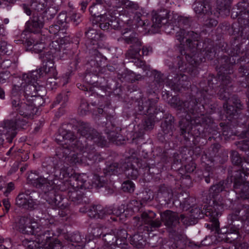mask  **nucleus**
Returning a JSON list of instances; mask_svg holds the SVG:
<instances>
[{
  "instance_id": "49",
  "label": "nucleus",
  "mask_w": 249,
  "mask_h": 249,
  "mask_svg": "<svg viewBox=\"0 0 249 249\" xmlns=\"http://www.w3.org/2000/svg\"><path fill=\"white\" fill-rule=\"evenodd\" d=\"M122 187L124 192L131 193L134 191L135 185L131 181L126 180L123 183Z\"/></svg>"
},
{
  "instance_id": "17",
  "label": "nucleus",
  "mask_w": 249,
  "mask_h": 249,
  "mask_svg": "<svg viewBox=\"0 0 249 249\" xmlns=\"http://www.w3.org/2000/svg\"><path fill=\"white\" fill-rule=\"evenodd\" d=\"M139 167V160L134 156L126 158L122 166L128 178L132 179L138 178L139 174L138 168Z\"/></svg>"
},
{
  "instance_id": "15",
  "label": "nucleus",
  "mask_w": 249,
  "mask_h": 249,
  "mask_svg": "<svg viewBox=\"0 0 249 249\" xmlns=\"http://www.w3.org/2000/svg\"><path fill=\"white\" fill-rule=\"evenodd\" d=\"M136 33H133L128 37H125L124 40L127 44H131L130 48L125 53V57L128 59L135 60L140 57V51L142 42Z\"/></svg>"
},
{
  "instance_id": "21",
  "label": "nucleus",
  "mask_w": 249,
  "mask_h": 249,
  "mask_svg": "<svg viewBox=\"0 0 249 249\" xmlns=\"http://www.w3.org/2000/svg\"><path fill=\"white\" fill-rule=\"evenodd\" d=\"M33 224L36 223L31 217L23 216L19 218L17 226L19 231L23 234H36L37 231L35 229V226Z\"/></svg>"
},
{
  "instance_id": "57",
  "label": "nucleus",
  "mask_w": 249,
  "mask_h": 249,
  "mask_svg": "<svg viewBox=\"0 0 249 249\" xmlns=\"http://www.w3.org/2000/svg\"><path fill=\"white\" fill-rule=\"evenodd\" d=\"M83 239L79 233H74L70 237L71 242L75 243H80L82 242Z\"/></svg>"
},
{
  "instance_id": "38",
  "label": "nucleus",
  "mask_w": 249,
  "mask_h": 249,
  "mask_svg": "<svg viewBox=\"0 0 249 249\" xmlns=\"http://www.w3.org/2000/svg\"><path fill=\"white\" fill-rule=\"evenodd\" d=\"M231 0H217V9L218 10L219 13L222 11H225V13H230Z\"/></svg>"
},
{
  "instance_id": "45",
  "label": "nucleus",
  "mask_w": 249,
  "mask_h": 249,
  "mask_svg": "<svg viewBox=\"0 0 249 249\" xmlns=\"http://www.w3.org/2000/svg\"><path fill=\"white\" fill-rule=\"evenodd\" d=\"M142 235L140 233H136L131 237L130 243L137 248H140L142 245Z\"/></svg>"
},
{
  "instance_id": "34",
  "label": "nucleus",
  "mask_w": 249,
  "mask_h": 249,
  "mask_svg": "<svg viewBox=\"0 0 249 249\" xmlns=\"http://www.w3.org/2000/svg\"><path fill=\"white\" fill-rule=\"evenodd\" d=\"M174 18L175 21L172 23L173 26L172 29H171V30H175V26H176L179 29H183L190 25V19L186 17L175 15L174 16Z\"/></svg>"
},
{
  "instance_id": "30",
  "label": "nucleus",
  "mask_w": 249,
  "mask_h": 249,
  "mask_svg": "<svg viewBox=\"0 0 249 249\" xmlns=\"http://www.w3.org/2000/svg\"><path fill=\"white\" fill-rule=\"evenodd\" d=\"M194 9L196 14H212V8L207 0L202 2H196L194 4Z\"/></svg>"
},
{
  "instance_id": "44",
  "label": "nucleus",
  "mask_w": 249,
  "mask_h": 249,
  "mask_svg": "<svg viewBox=\"0 0 249 249\" xmlns=\"http://www.w3.org/2000/svg\"><path fill=\"white\" fill-rule=\"evenodd\" d=\"M112 249H126L127 243L126 239H123L116 237Z\"/></svg>"
},
{
  "instance_id": "6",
  "label": "nucleus",
  "mask_w": 249,
  "mask_h": 249,
  "mask_svg": "<svg viewBox=\"0 0 249 249\" xmlns=\"http://www.w3.org/2000/svg\"><path fill=\"white\" fill-rule=\"evenodd\" d=\"M228 188L226 182L222 180L218 183L212 185L209 189L210 197L213 199V205L206 207L204 206L202 213L206 215L220 216L221 215L226 205V200L222 196L220 193L224 191L227 192Z\"/></svg>"
},
{
  "instance_id": "59",
  "label": "nucleus",
  "mask_w": 249,
  "mask_h": 249,
  "mask_svg": "<svg viewBox=\"0 0 249 249\" xmlns=\"http://www.w3.org/2000/svg\"><path fill=\"white\" fill-rule=\"evenodd\" d=\"M68 100V97L66 93H61L58 95L56 98L55 101L54 102V104H58L62 101L64 103L66 102Z\"/></svg>"
},
{
  "instance_id": "19",
  "label": "nucleus",
  "mask_w": 249,
  "mask_h": 249,
  "mask_svg": "<svg viewBox=\"0 0 249 249\" xmlns=\"http://www.w3.org/2000/svg\"><path fill=\"white\" fill-rule=\"evenodd\" d=\"M168 15V13L166 10L153 13L152 27L156 30H158L162 26L164 27L165 30H167V28L172 29L173 25L171 23L166 24Z\"/></svg>"
},
{
  "instance_id": "18",
  "label": "nucleus",
  "mask_w": 249,
  "mask_h": 249,
  "mask_svg": "<svg viewBox=\"0 0 249 249\" xmlns=\"http://www.w3.org/2000/svg\"><path fill=\"white\" fill-rule=\"evenodd\" d=\"M209 217L210 221L212 222L211 224H207V227L213 232L215 237V241L218 242H224L227 243V236L228 231L225 229H219V223L218 220L219 216L206 215Z\"/></svg>"
},
{
  "instance_id": "62",
  "label": "nucleus",
  "mask_w": 249,
  "mask_h": 249,
  "mask_svg": "<svg viewBox=\"0 0 249 249\" xmlns=\"http://www.w3.org/2000/svg\"><path fill=\"white\" fill-rule=\"evenodd\" d=\"M148 225L150 226L151 231H153V229H155L160 227L161 225V222L160 220L156 219L153 220V219L150 222Z\"/></svg>"
},
{
  "instance_id": "48",
  "label": "nucleus",
  "mask_w": 249,
  "mask_h": 249,
  "mask_svg": "<svg viewBox=\"0 0 249 249\" xmlns=\"http://www.w3.org/2000/svg\"><path fill=\"white\" fill-rule=\"evenodd\" d=\"M12 47L8 44L6 42L1 41L0 42V52L4 54L10 55L12 51Z\"/></svg>"
},
{
  "instance_id": "40",
  "label": "nucleus",
  "mask_w": 249,
  "mask_h": 249,
  "mask_svg": "<svg viewBox=\"0 0 249 249\" xmlns=\"http://www.w3.org/2000/svg\"><path fill=\"white\" fill-rule=\"evenodd\" d=\"M115 234L112 233H106L103 235L102 239L104 241L105 246L107 247H110V249L113 248V245L114 243V240L116 239Z\"/></svg>"
},
{
  "instance_id": "27",
  "label": "nucleus",
  "mask_w": 249,
  "mask_h": 249,
  "mask_svg": "<svg viewBox=\"0 0 249 249\" xmlns=\"http://www.w3.org/2000/svg\"><path fill=\"white\" fill-rule=\"evenodd\" d=\"M157 102V99H148L142 102V105H139V109L144 114H154L156 113Z\"/></svg>"
},
{
  "instance_id": "63",
  "label": "nucleus",
  "mask_w": 249,
  "mask_h": 249,
  "mask_svg": "<svg viewBox=\"0 0 249 249\" xmlns=\"http://www.w3.org/2000/svg\"><path fill=\"white\" fill-rule=\"evenodd\" d=\"M133 62H134L135 65L138 67L142 68L143 69L146 68L145 61L141 60L139 57L133 60Z\"/></svg>"
},
{
  "instance_id": "56",
  "label": "nucleus",
  "mask_w": 249,
  "mask_h": 249,
  "mask_svg": "<svg viewBox=\"0 0 249 249\" xmlns=\"http://www.w3.org/2000/svg\"><path fill=\"white\" fill-rule=\"evenodd\" d=\"M101 9V8L98 7L97 5L92 4L89 9V12L92 16L94 17L95 18L99 17L100 13L98 11V10Z\"/></svg>"
},
{
  "instance_id": "5",
  "label": "nucleus",
  "mask_w": 249,
  "mask_h": 249,
  "mask_svg": "<svg viewBox=\"0 0 249 249\" xmlns=\"http://www.w3.org/2000/svg\"><path fill=\"white\" fill-rule=\"evenodd\" d=\"M240 53V46L236 45L233 51L231 52V57L225 56L221 60V63L224 60L225 63L222 64L219 68L218 72V79L221 80L220 89L217 93L219 98L224 100L226 102L223 104V107L228 115L234 116L237 113V109L233 106L228 105V100L230 99L231 88L232 87L231 77L230 75L233 72V63H235L234 56L239 55Z\"/></svg>"
},
{
  "instance_id": "20",
  "label": "nucleus",
  "mask_w": 249,
  "mask_h": 249,
  "mask_svg": "<svg viewBox=\"0 0 249 249\" xmlns=\"http://www.w3.org/2000/svg\"><path fill=\"white\" fill-rule=\"evenodd\" d=\"M160 218L164 225L168 228L173 230L179 224L178 214L171 210H166L160 213Z\"/></svg>"
},
{
  "instance_id": "10",
  "label": "nucleus",
  "mask_w": 249,
  "mask_h": 249,
  "mask_svg": "<svg viewBox=\"0 0 249 249\" xmlns=\"http://www.w3.org/2000/svg\"><path fill=\"white\" fill-rule=\"evenodd\" d=\"M42 166L48 173H53L50 175L52 179L54 177L55 179H63L72 174V169L64 164L62 160L57 158H46L42 162Z\"/></svg>"
},
{
  "instance_id": "29",
  "label": "nucleus",
  "mask_w": 249,
  "mask_h": 249,
  "mask_svg": "<svg viewBox=\"0 0 249 249\" xmlns=\"http://www.w3.org/2000/svg\"><path fill=\"white\" fill-rule=\"evenodd\" d=\"M156 214L152 211H145L141 214V216H135L134 220L137 222L136 225H141L143 223L148 224L156 217Z\"/></svg>"
},
{
  "instance_id": "1",
  "label": "nucleus",
  "mask_w": 249,
  "mask_h": 249,
  "mask_svg": "<svg viewBox=\"0 0 249 249\" xmlns=\"http://www.w3.org/2000/svg\"><path fill=\"white\" fill-rule=\"evenodd\" d=\"M215 79L213 75H209L206 79L202 80L199 83L196 96L190 97L189 101H181L175 96L170 100L169 103L178 111V115L181 113L185 114L179 116L182 118L179 121L181 135H184L186 133H192L193 129H196V127L200 125L203 126L202 131L204 133L213 135L209 137V140H211L212 138L215 139L213 136L218 133L214 129L216 125L213 120L209 115L204 114V111H202L200 108L201 106L202 109L205 110L208 107L211 109L209 113L213 112V109L215 107L210 103L216 93L214 83L213 82Z\"/></svg>"
},
{
  "instance_id": "16",
  "label": "nucleus",
  "mask_w": 249,
  "mask_h": 249,
  "mask_svg": "<svg viewBox=\"0 0 249 249\" xmlns=\"http://www.w3.org/2000/svg\"><path fill=\"white\" fill-rule=\"evenodd\" d=\"M234 177L233 189L236 194L243 199L249 198V182L245 181V178L241 176V172H237Z\"/></svg>"
},
{
  "instance_id": "14",
  "label": "nucleus",
  "mask_w": 249,
  "mask_h": 249,
  "mask_svg": "<svg viewBox=\"0 0 249 249\" xmlns=\"http://www.w3.org/2000/svg\"><path fill=\"white\" fill-rule=\"evenodd\" d=\"M78 141L74 133L70 130L60 128L58 130V134L55 138V141L61 145L64 149H69V147L72 148L79 149L74 146V143Z\"/></svg>"
},
{
  "instance_id": "11",
  "label": "nucleus",
  "mask_w": 249,
  "mask_h": 249,
  "mask_svg": "<svg viewBox=\"0 0 249 249\" xmlns=\"http://www.w3.org/2000/svg\"><path fill=\"white\" fill-rule=\"evenodd\" d=\"M94 149V147L87 146H84L83 150L72 148L73 150H78L82 153L73 154L71 155L66 157L64 160H62L64 164L70 166L72 169L71 165L77 164H85L87 162V159L93 162L100 161V155L96 152Z\"/></svg>"
},
{
  "instance_id": "31",
  "label": "nucleus",
  "mask_w": 249,
  "mask_h": 249,
  "mask_svg": "<svg viewBox=\"0 0 249 249\" xmlns=\"http://www.w3.org/2000/svg\"><path fill=\"white\" fill-rule=\"evenodd\" d=\"M174 118L170 115L161 123V127L164 135L172 136L173 134Z\"/></svg>"
},
{
  "instance_id": "22",
  "label": "nucleus",
  "mask_w": 249,
  "mask_h": 249,
  "mask_svg": "<svg viewBox=\"0 0 249 249\" xmlns=\"http://www.w3.org/2000/svg\"><path fill=\"white\" fill-rule=\"evenodd\" d=\"M50 231L47 230L42 234H39L42 239V246L44 249H62L63 246L57 239H53L50 236Z\"/></svg>"
},
{
  "instance_id": "2",
  "label": "nucleus",
  "mask_w": 249,
  "mask_h": 249,
  "mask_svg": "<svg viewBox=\"0 0 249 249\" xmlns=\"http://www.w3.org/2000/svg\"><path fill=\"white\" fill-rule=\"evenodd\" d=\"M176 38L181 45L184 38H186V45L189 49V52L185 53V58L187 63H184L183 56H178L176 61L177 67L180 72H187L191 76H196L198 73L197 67L206 59H212L215 53L213 49L211 46L210 47H205L203 50L200 47L201 42H199L200 36L199 34L193 31L186 32L184 29H179L176 35ZM202 47L205 44L203 42Z\"/></svg>"
},
{
  "instance_id": "7",
  "label": "nucleus",
  "mask_w": 249,
  "mask_h": 249,
  "mask_svg": "<svg viewBox=\"0 0 249 249\" xmlns=\"http://www.w3.org/2000/svg\"><path fill=\"white\" fill-rule=\"evenodd\" d=\"M78 132L82 137L74 144V146H77L81 150H83L84 146L94 147V144L101 147L106 144L105 138L96 130L90 127L89 124L80 123L78 127Z\"/></svg>"
},
{
  "instance_id": "46",
  "label": "nucleus",
  "mask_w": 249,
  "mask_h": 249,
  "mask_svg": "<svg viewBox=\"0 0 249 249\" xmlns=\"http://www.w3.org/2000/svg\"><path fill=\"white\" fill-rule=\"evenodd\" d=\"M102 26L104 28H108V29L110 28L111 29H116L119 27V22L118 19L116 18V17L112 16L110 15V18H109V23L108 24H105V25H103Z\"/></svg>"
},
{
  "instance_id": "4",
  "label": "nucleus",
  "mask_w": 249,
  "mask_h": 249,
  "mask_svg": "<svg viewBox=\"0 0 249 249\" xmlns=\"http://www.w3.org/2000/svg\"><path fill=\"white\" fill-rule=\"evenodd\" d=\"M41 57L43 67L31 72L23 74L20 86H18V91L20 94L23 93L25 100L32 101V99H34V103L36 102V96H41L39 92L44 89L43 86H39L37 83V80L43 76L44 73L52 72L53 75L55 76L53 56L52 53L48 52L43 56L41 55Z\"/></svg>"
},
{
  "instance_id": "60",
  "label": "nucleus",
  "mask_w": 249,
  "mask_h": 249,
  "mask_svg": "<svg viewBox=\"0 0 249 249\" xmlns=\"http://www.w3.org/2000/svg\"><path fill=\"white\" fill-rule=\"evenodd\" d=\"M115 236L118 238H120L123 239H126L127 237V233L126 231L124 229L118 230L116 232Z\"/></svg>"
},
{
  "instance_id": "55",
  "label": "nucleus",
  "mask_w": 249,
  "mask_h": 249,
  "mask_svg": "<svg viewBox=\"0 0 249 249\" xmlns=\"http://www.w3.org/2000/svg\"><path fill=\"white\" fill-rule=\"evenodd\" d=\"M49 32L53 35H60L61 33H63L60 31V27L58 25H53L49 26Z\"/></svg>"
},
{
  "instance_id": "12",
  "label": "nucleus",
  "mask_w": 249,
  "mask_h": 249,
  "mask_svg": "<svg viewBox=\"0 0 249 249\" xmlns=\"http://www.w3.org/2000/svg\"><path fill=\"white\" fill-rule=\"evenodd\" d=\"M39 198L38 192L28 190L18 195L16 198V204L22 209L33 210L39 204Z\"/></svg>"
},
{
  "instance_id": "53",
  "label": "nucleus",
  "mask_w": 249,
  "mask_h": 249,
  "mask_svg": "<svg viewBox=\"0 0 249 249\" xmlns=\"http://www.w3.org/2000/svg\"><path fill=\"white\" fill-rule=\"evenodd\" d=\"M213 174L212 168L211 167H208L205 169V171L203 173V177L205 178V181L209 183L210 182V178Z\"/></svg>"
},
{
  "instance_id": "58",
  "label": "nucleus",
  "mask_w": 249,
  "mask_h": 249,
  "mask_svg": "<svg viewBox=\"0 0 249 249\" xmlns=\"http://www.w3.org/2000/svg\"><path fill=\"white\" fill-rule=\"evenodd\" d=\"M67 16L65 12L60 13L57 16V23L59 24L62 25L64 23L67 22Z\"/></svg>"
},
{
  "instance_id": "43",
  "label": "nucleus",
  "mask_w": 249,
  "mask_h": 249,
  "mask_svg": "<svg viewBox=\"0 0 249 249\" xmlns=\"http://www.w3.org/2000/svg\"><path fill=\"white\" fill-rule=\"evenodd\" d=\"M109 18H110V15L109 14H100L99 17H97L96 21H97L99 24L100 28L103 30H107L108 28H104L102 27L103 25H105V24H108L109 21Z\"/></svg>"
},
{
  "instance_id": "8",
  "label": "nucleus",
  "mask_w": 249,
  "mask_h": 249,
  "mask_svg": "<svg viewBox=\"0 0 249 249\" xmlns=\"http://www.w3.org/2000/svg\"><path fill=\"white\" fill-rule=\"evenodd\" d=\"M122 7L123 10L121 12V15L127 18V20H134L137 22L138 26H148V21L144 19L147 14L144 8L137 2L124 0Z\"/></svg>"
},
{
  "instance_id": "13",
  "label": "nucleus",
  "mask_w": 249,
  "mask_h": 249,
  "mask_svg": "<svg viewBox=\"0 0 249 249\" xmlns=\"http://www.w3.org/2000/svg\"><path fill=\"white\" fill-rule=\"evenodd\" d=\"M70 178V181L72 182L73 186L81 189H90L93 187L101 188L104 186V183L101 181L100 177L97 175H94L92 178V184L88 182V176L86 174H74L72 170V174L71 176L66 178Z\"/></svg>"
},
{
  "instance_id": "51",
  "label": "nucleus",
  "mask_w": 249,
  "mask_h": 249,
  "mask_svg": "<svg viewBox=\"0 0 249 249\" xmlns=\"http://www.w3.org/2000/svg\"><path fill=\"white\" fill-rule=\"evenodd\" d=\"M89 105L85 100L81 101L80 105L79 107V111L82 115H84L89 111Z\"/></svg>"
},
{
  "instance_id": "61",
  "label": "nucleus",
  "mask_w": 249,
  "mask_h": 249,
  "mask_svg": "<svg viewBox=\"0 0 249 249\" xmlns=\"http://www.w3.org/2000/svg\"><path fill=\"white\" fill-rule=\"evenodd\" d=\"M179 217L183 225L189 226L192 224V221L188 216H186L184 214H181Z\"/></svg>"
},
{
  "instance_id": "50",
  "label": "nucleus",
  "mask_w": 249,
  "mask_h": 249,
  "mask_svg": "<svg viewBox=\"0 0 249 249\" xmlns=\"http://www.w3.org/2000/svg\"><path fill=\"white\" fill-rule=\"evenodd\" d=\"M155 124L154 119L151 117L145 119L142 123L143 129L145 130H149L153 129Z\"/></svg>"
},
{
  "instance_id": "41",
  "label": "nucleus",
  "mask_w": 249,
  "mask_h": 249,
  "mask_svg": "<svg viewBox=\"0 0 249 249\" xmlns=\"http://www.w3.org/2000/svg\"><path fill=\"white\" fill-rule=\"evenodd\" d=\"M164 77L162 74L160 72H157L155 75V78L153 84L155 87L153 88L154 91H156L159 88L162 87L164 83Z\"/></svg>"
},
{
  "instance_id": "3",
  "label": "nucleus",
  "mask_w": 249,
  "mask_h": 249,
  "mask_svg": "<svg viewBox=\"0 0 249 249\" xmlns=\"http://www.w3.org/2000/svg\"><path fill=\"white\" fill-rule=\"evenodd\" d=\"M18 89V86L15 85L11 92V105L13 112L11 115L15 118L0 122V136L8 135L6 139L10 142L16 137L17 134L16 130L24 129L28 124L27 119L32 118L37 111L34 99H32V101H26L25 99H23V100H25L24 102L21 101Z\"/></svg>"
},
{
  "instance_id": "24",
  "label": "nucleus",
  "mask_w": 249,
  "mask_h": 249,
  "mask_svg": "<svg viewBox=\"0 0 249 249\" xmlns=\"http://www.w3.org/2000/svg\"><path fill=\"white\" fill-rule=\"evenodd\" d=\"M238 147L241 150L244 151L247 155V157L245 159L244 162L241 165V169L235 170V175L237 172L240 171L241 172V176L245 178V176L249 175V144L247 142L243 140L239 142L238 144H237Z\"/></svg>"
},
{
  "instance_id": "54",
  "label": "nucleus",
  "mask_w": 249,
  "mask_h": 249,
  "mask_svg": "<svg viewBox=\"0 0 249 249\" xmlns=\"http://www.w3.org/2000/svg\"><path fill=\"white\" fill-rule=\"evenodd\" d=\"M231 100L232 101V104H233V106L238 109H242L243 108V105L241 103L240 100L239 99L238 97L236 95H233L231 97Z\"/></svg>"
},
{
  "instance_id": "25",
  "label": "nucleus",
  "mask_w": 249,
  "mask_h": 249,
  "mask_svg": "<svg viewBox=\"0 0 249 249\" xmlns=\"http://www.w3.org/2000/svg\"><path fill=\"white\" fill-rule=\"evenodd\" d=\"M109 207L104 208L101 205L91 206L87 211L88 215L91 218H106L109 216L107 213Z\"/></svg>"
},
{
  "instance_id": "36",
  "label": "nucleus",
  "mask_w": 249,
  "mask_h": 249,
  "mask_svg": "<svg viewBox=\"0 0 249 249\" xmlns=\"http://www.w3.org/2000/svg\"><path fill=\"white\" fill-rule=\"evenodd\" d=\"M82 191L79 188L71 185V188L68 192V196L70 200L77 204H80L81 201Z\"/></svg>"
},
{
  "instance_id": "26",
  "label": "nucleus",
  "mask_w": 249,
  "mask_h": 249,
  "mask_svg": "<svg viewBox=\"0 0 249 249\" xmlns=\"http://www.w3.org/2000/svg\"><path fill=\"white\" fill-rule=\"evenodd\" d=\"M229 221H231V226H233L235 221H238L240 218L242 220L247 221L249 225V205L244 206L241 210H237L234 213L230 214L228 216Z\"/></svg>"
},
{
  "instance_id": "47",
  "label": "nucleus",
  "mask_w": 249,
  "mask_h": 249,
  "mask_svg": "<svg viewBox=\"0 0 249 249\" xmlns=\"http://www.w3.org/2000/svg\"><path fill=\"white\" fill-rule=\"evenodd\" d=\"M231 158L232 163L235 165L239 166L242 162V160L239 153L236 151H231Z\"/></svg>"
},
{
  "instance_id": "23",
  "label": "nucleus",
  "mask_w": 249,
  "mask_h": 249,
  "mask_svg": "<svg viewBox=\"0 0 249 249\" xmlns=\"http://www.w3.org/2000/svg\"><path fill=\"white\" fill-rule=\"evenodd\" d=\"M43 26L42 21L37 17H34L31 21H28L26 24L25 31L32 34L30 36L40 37V34L41 28Z\"/></svg>"
},
{
  "instance_id": "52",
  "label": "nucleus",
  "mask_w": 249,
  "mask_h": 249,
  "mask_svg": "<svg viewBox=\"0 0 249 249\" xmlns=\"http://www.w3.org/2000/svg\"><path fill=\"white\" fill-rule=\"evenodd\" d=\"M106 133L107 135V138L109 141L112 142H115L119 140L118 139L119 138L120 134L118 132L112 130L107 131Z\"/></svg>"
},
{
  "instance_id": "35",
  "label": "nucleus",
  "mask_w": 249,
  "mask_h": 249,
  "mask_svg": "<svg viewBox=\"0 0 249 249\" xmlns=\"http://www.w3.org/2000/svg\"><path fill=\"white\" fill-rule=\"evenodd\" d=\"M70 74L69 72H67L65 73V77H63L61 80L62 81L61 82H58L57 79L54 78H50L48 79L47 81L46 85L48 87H49V88H51L52 89H56L57 87L60 85L64 86L66 84L68 83V79L70 77Z\"/></svg>"
},
{
  "instance_id": "37",
  "label": "nucleus",
  "mask_w": 249,
  "mask_h": 249,
  "mask_svg": "<svg viewBox=\"0 0 249 249\" xmlns=\"http://www.w3.org/2000/svg\"><path fill=\"white\" fill-rule=\"evenodd\" d=\"M239 225L234 224L231 226L227 232V243H232L239 236Z\"/></svg>"
},
{
  "instance_id": "32",
  "label": "nucleus",
  "mask_w": 249,
  "mask_h": 249,
  "mask_svg": "<svg viewBox=\"0 0 249 249\" xmlns=\"http://www.w3.org/2000/svg\"><path fill=\"white\" fill-rule=\"evenodd\" d=\"M173 196L172 190L171 188L165 186L164 184L161 185L159 188L157 196L159 198H163V200L167 202L170 201Z\"/></svg>"
},
{
  "instance_id": "28",
  "label": "nucleus",
  "mask_w": 249,
  "mask_h": 249,
  "mask_svg": "<svg viewBox=\"0 0 249 249\" xmlns=\"http://www.w3.org/2000/svg\"><path fill=\"white\" fill-rule=\"evenodd\" d=\"M40 38L33 36H30L29 38L26 40L27 45L28 47L33 46L31 49L36 53H41L45 48V44L38 40Z\"/></svg>"
},
{
  "instance_id": "39",
  "label": "nucleus",
  "mask_w": 249,
  "mask_h": 249,
  "mask_svg": "<svg viewBox=\"0 0 249 249\" xmlns=\"http://www.w3.org/2000/svg\"><path fill=\"white\" fill-rule=\"evenodd\" d=\"M124 212V206L121 205L117 208L112 209L109 207L108 210V213L110 216V218L112 221H116L118 217Z\"/></svg>"
},
{
  "instance_id": "9",
  "label": "nucleus",
  "mask_w": 249,
  "mask_h": 249,
  "mask_svg": "<svg viewBox=\"0 0 249 249\" xmlns=\"http://www.w3.org/2000/svg\"><path fill=\"white\" fill-rule=\"evenodd\" d=\"M61 179H53L52 177L44 178L39 177L36 179L32 180V183L37 188L40 189L45 194L50 191L56 192L60 191L61 192L69 191L71 188L72 182L66 180L61 181Z\"/></svg>"
},
{
  "instance_id": "64",
  "label": "nucleus",
  "mask_w": 249,
  "mask_h": 249,
  "mask_svg": "<svg viewBox=\"0 0 249 249\" xmlns=\"http://www.w3.org/2000/svg\"><path fill=\"white\" fill-rule=\"evenodd\" d=\"M235 249H249L248 244L246 242L236 243L235 244Z\"/></svg>"
},
{
  "instance_id": "33",
  "label": "nucleus",
  "mask_w": 249,
  "mask_h": 249,
  "mask_svg": "<svg viewBox=\"0 0 249 249\" xmlns=\"http://www.w3.org/2000/svg\"><path fill=\"white\" fill-rule=\"evenodd\" d=\"M85 34L87 39L93 45L98 41L102 40L104 37V35L102 33L93 28H89L85 32Z\"/></svg>"
},
{
  "instance_id": "42",
  "label": "nucleus",
  "mask_w": 249,
  "mask_h": 249,
  "mask_svg": "<svg viewBox=\"0 0 249 249\" xmlns=\"http://www.w3.org/2000/svg\"><path fill=\"white\" fill-rule=\"evenodd\" d=\"M188 77L185 74L180 73L177 74V77L174 79V83L177 82V84L182 87L189 86Z\"/></svg>"
}]
</instances>
